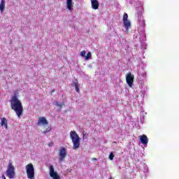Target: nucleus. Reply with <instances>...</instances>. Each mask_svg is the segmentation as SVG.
<instances>
[{
    "instance_id": "f257e3e1",
    "label": "nucleus",
    "mask_w": 179,
    "mask_h": 179,
    "mask_svg": "<svg viewBox=\"0 0 179 179\" xmlns=\"http://www.w3.org/2000/svg\"><path fill=\"white\" fill-rule=\"evenodd\" d=\"M10 103L12 110L15 111L18 118H20L22 114H23V105H22V101L17 99L16 95H14L10 100Z\"/></svg>"
},
{
    "instance_id": "f03ea898",
    "label": "nucleus",
    "mask_w": 179,
    "mask_h": 179,
    "mask_svg": "<svg viewBox=\"0 0 179 179\" xmlns=\"http://www.w3.org/2000/svg\"><path fill=\"white\" fill-rule=\"evenodd\" d=\"M70 137L73 142V149L76 150L79 149L80 146V138L75 131H72L70 132Z\"/></svg>"
},
{
    "instance_id": "7ed1b4c3",
    "label": "nucleus",
    "mask_w": 179,
    "mask_h": 179,
    "mask_svg": "<svg viewBox=\"0 0 179 179\" xmlns=\"http://www.w3.org/2000/svg\"><path fill=\"white\" fill-rule=\"evenodd\" d=\"M6 175L10 179L15 178V176L16 175L15 172V166L11 162H8L7 170L6 171Z\"/></svg>"
},
{
    "instance_id": "20e7f679",
    "label": "nucleus",
    "mask_w": 179,
    "mask_h": 179,
    "mask_svg": "<svg viewBox=\"0 0 179 179\" xmlns=\"http://www.w3.org/2000/svg\"><path fill=\"white\" fill-rule=\"evenodd\" d=\"M27 171V176L28 179H34V166L33 164L30 163L25 166Z\"/></svg>"
},
{
    "instance_id": "39448f33",
    "label": "nucleus",
    "mask_w": 179,
    "mask_h": 179,
    "mask_svg": "<svg viewBox=\"0 0 179 179\" xmlns=\"http://www.w3.org/2000/svg\"><path fill=\"white\" fill-rule=\"evenodd\" d=\"M65 157H66V148L61 147L59 149V162H64V160H65Z\"/></svg>"
},
{
    "instance_id": "423d86ee",
    "label": "nucleus",
    "mask_w": 179,
    "mask_h": 179,
    "mask_svg": "<svg viewBox=\"0 0 179 179\" xmlns=\"http://www.w3.org/2000/svg\"><path fill=\"white\" fill-rule=\"evenodd\" d=\"M123 24L126 30H128L131 27V22L128 20V14L127 13H124L123 15Z\"/></svg>"
},
{
    "instance_id": "0eeeda50",
    "label": "nucleus",
    "mask_w": 179,
    "mask_h": 179,
    "mask_svg": "<svg viewBox=\"0 0 179 179\" xmlns=\"http://www.w3.org/2000/svg\"><path fill=\"white\" fill-rule=\"evenodd\" d=\"M134 76L132 75L131 73H128L126 76V82L130 87H132V85H134Z\"/></svg>"
},
{
    "instance_id": "6e6552de",
    "label": "nucleus",
    "mask_w": 179,
    "mask_h": 179,
    "mask_svg": "<svg viewBox=\"0 0 179 179\" xmlns=\"http://www.w3.org/2000/svg\"><path fill=\"white\" fill-rule=\"evenodd\" d=\"M40 125H48V121L45 117H41L38 118V126L40 127Z\"/></svg>"
},
{
    "instance_id": "1a4fd4ad",
    "label": "nucleus",
    "mask_w": 179,
    "mask_h": 179,
    "mask_svg": "<svg viewBox=\"0 0 179 179\" xmlns=\"http://www.w3.org/2000/svg\"><path fill=\"white\" fill-rule=\"evenodd\" d=\"M91 5L92 9H94V10H97V9H99V7L100 6V3L98 0H91Z\"/></svg>"
},
{
    "instance_id": "9d476101",
    "label": "nucleus",
    "mask_w": 179,
    "mask_h": 179,
    "mask_svg": "<svg viewBox=\"0 0 179 179\" xmlns=\"http://www.w3.org/2000/svg\"><path fill=\"white\" fill-rule=\"evenodd\" d=\"M138 23L140 26L141 27L145 26V19L143 18V16H142L141 12L138 13Z\"/></svg>"
},
{
    "instance_id": "9b49d317",
    "label": "nucleus",
    "mask_w": 179,
    "mask_h": 179,
    "mask_svg": "<svg viewBox=\"0 0 179 179\" xmlns=\"http://www.w3.org/2000/svg\"><path fill=\"white\" fill-rule=\"evenodd\" d=\"M139 138L143 145H148V143H149V138H148V136L146 135L143 134L142 136H140Z\"/></svg>"
},
{
    "instance_id": "f8f14e48",
    "label": "nucleus",
    "mask_w": 179,
    "mask_h": 179,
    "mask_svg": "<svg viewBox=\"0 0 179 179\" xmlns=\"http://www.w3.org/2000/svg\"><path fill=\"white\" fill-rule=\"evenodd\" d=\"M72 86H74L77 93H80V90H79V81H78V80H75L74 81H73Z\"/></svg>"
},
{
    "instance_id": "ddd939ff",
    "label": "nucleus",
    "mask_w": 179,
    "mask_h": 179,
    "mask_svg": "<svg viewBox=\"0 0 179 179\" xmlns=\"http://www.w3.org/2000/svg\"><path fill=\"white\" fill-rule=\"evenodd\" d=\"M66 8L72 12L73 10V6L72 5V0H66Z\"/></svg>"
},
{
    "instance_id": "4468645a",
    "label": "nucleus",
    "mask_w": 179,
    "mask_h": 179,
    "mask_svg": "<svg viewBox=\"0 0 179 179\" xmlns=\"http://www.w3.org/2000/svg\"><path fill=\"white\" fill-rule=\"evenodd\" d=\"M1 127H4L6 129H8V120H6V117H1Z\"/></svg>"
},
{
    "instance_id": "2eb2a0df",
    "label": "nucleus",
    "mask_w": 179,
    "mask_h": 179,
    "mask_svg": "<svg viewBox=\"0 0 179 179\" xmlns=\"http://www.w3.org/2000/svg\"><path fill=\"white\" fill-rule=\"evenodd\" d=\"M5 0H1L0 3V11L1 13H3V10H5Z\"/></svg>"
},
{
    "instance_id": "dca6fc26",
    "label": "nucleus",
    "mask_w": 179,
    "mask_h": 179,
    "mask_svg": "<svg viewBox=\"0 0 179 179\" xmlns=\"http://www.w3.org/2000/svg\"><path fill=\"white\" fill-rule=\"evenodd\" d=\"M92 59V52H88L87 55L85 56L86 61Z\"/></svg>"
},
{
    "instance_id": "f3484780",
    "label": "nucleus",
    "mask_w": 179,
    "mask_h": 179,
    "mask_svg": "<svg viewBox=\"0 0 179 179\" xmlns=\"http://www.w3.org/2000/svg\"><path fill=\"white\" fill-rule=\"evenodd\" d=\"M109 159L110 160H114V153L113 152H110V155H109Z\"/></svg>"
},
{
    "instance_id": "a211bd4d",
    "label": "nucleus",
    "mask_w": 179,
    "mask_h": 179,
    "mask_svg": "<svg viewBox=\"0 0 179 179\" xmlns=\"http://www.w3.org/2000/svg\"><path fill=\"white\" fill-rule=\"evenodd\" d=\"M50 131H51V127H48L45 131H43V134H47L48 132H50Z\"/></svg>"
},
{
    "instance_id": "6ab92c4d",
    "label": "nucleus",
    "mask_w": 179,
    "mask_h": 179,
    "mask_svg": "<svg viewBox=\"0 0 179 179\" xmlns=\"http://www.w3.org/2000/svg\"><path fill=\"white\" fill-rule=\"evenodd\" d=\"M80 55L81 57H84L85 58L86 57V51L85 50H83L80 52Z\"/></svg>"
},
{
    "instance_id": "aec40b11",
    "label": "nucleus",
    "mask_w": 179,
    "mask_h": 179,
    "mask_svg": "<svg viewBox=\"0 0 179 179\" xmlns=\"http://www.w3.org/2000/svg\"><path fill=\"white\" fill-rule=\"evenodd\" d=\"M64 103H61L59 102L57 103V107H60V108H62V106H64Z\"/></svg>"
},
{
    "instance_id": "412c9836",
    "label": "nucleus",
    "mask_w": 179,
    "mask_h": 179,
    "mask_svg": "<svg viewBox=\"0 0 179 179\" xmlns=\"http://www.w3.org/2000/svg\"><path fill=\"white\" fill-rule=\"evenodd\" d=\"M1 178L2 179H6V177H5V175H2Z\"/></svg>"
},
{
    "instance_id": "4be33fe9",
    "label": "nucleus",
    "mask_w": 179,
    "mask_h": 179,
    "mask_svg": "<svg viewBox=\"0 0 179 179\" xmlns=\"http://www.w3.org/2000/svg\"><path fill=\"white\" fill-rule=\"evenodd\" d=\"M52 145H53L52 143H50L48 144V146H52Z\"/></svg>"
},
{
    "instance_id": "5701e85b",
    "label": "nucleus",
    "mask_w": 179,
    "mask_h": 179,
    "mask_svg": "<svg viewBox=\"0 0 179 179\" xmlns=\"http://www.w3.org/2000/svg\"><path fill=\"white\" fill-rule=\"evenodd\" d=\"M92 160L94 161V160H97L96 158H92Z\"/></svg>"
},
{
    "instance_id": "b1692460",
    "label": "nucleus",
    "mask_w": 179,
    "mask_h": 179,
    "mask_svg": "<svg viewBox=\"0 0 179 179\" xmlns=\"http://www.w3.org/2000/svg\"><path fill=\"white\" fill-rule=\"evenodd\" d=\"M83 139H85V133H83Z\"/></svg>"
},
{
    "instance_id": "393cba45",
    "label": "nucleus",
    "mask_w": 179,
    "mask_h": 179,
    "mask_svg": "<svg viewBox=\"0 0 179 179\" xmlns=\"http://www.w3.org/2000/svg\"><path fill=\"white\" fill-rule=\"evenodd\" d=\"M109 179H113L112 178H110Z\"/></svg>"
}]
</instances>
